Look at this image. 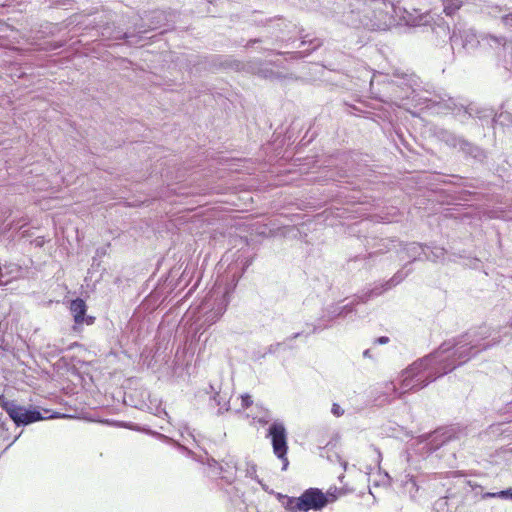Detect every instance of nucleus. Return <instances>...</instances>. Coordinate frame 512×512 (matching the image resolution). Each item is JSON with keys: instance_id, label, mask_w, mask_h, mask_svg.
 Masks as SVG:
<instances>
[{"instance_id": "c03bdc74", "label": "nucleus", "mask_w": 512, "mask_h": 512, "mask_svg": "<svg viewBox=\"0 0 512 512\" xmlns=\"http://www.w3.org/2000/svg\"><path fill=\"white\" fill-rule=\"evenodd\" d=\"M354 264H365V259L360 257V256H356L355 258L353 259H349L348 262H347V269L351 270L352 269V266Z\"/></svg>"}, {"instance_id": "72a5a7b5", "label": "nucleus", "mask_w": 512, "mask_h": 512, "mask_svg": "<svg viewBox=\"0 0 512 512\" xmlns=\"http://www.w3.org/2000/svg\"><path fill=\"white\" fill-rule=\"evenodd\" d=\"M272 24V28L274 29L273 32H271V35L273 38H275L276 41L283 40L284 37L282 34V27L286 26L285 21L281 18L270 21Z\"/></svg>"}, {"instance_id": "3c124183", "label": "nucleus", "mask_w": 512, "mask_h": 512, "mask_svg": "<svg viewBox=\"0 0 512 512\" xmlns=\"http://www.w3.org/2000/svg\"><path fill=\"white\" fill-rule=\"evenodd\" d=\"M263 41L264 40L261 37L253 38V39H250V40L247 41L245 47L250 48V47H253L256 43H262Z\"/></svg>"}, {"instance_id": "f8f14e48", "label": "nucleus", "mask_w": 512, "mask_h": 512, "mask_svg": "<svg viewBox=\"0 0 512 512\" xmlns=\"http://www.w3.org/2000/svg\"><path fill=\"white\" fill-rule=\"evenodd\" d=\"M206 392L211 394L210 401L214 402V404L219 407L217 411L218 415H222L224 412L230 410L231 394L229 391L222 390L221 385L215 386L210 383Z\"/></svg>"}, {"instance_id": "6ab92c4d", "label": "nucleus", "mask_w": 512, "mask_h": 512, "mask_svg": "<svg viewBox=\"0 0 512 512\" xmlns=\"http://www.w3.org/2000/svg\"><path fill=\"white\" fill-rule=\"evenodd\" d=\"M23 274V269L20 265L13 262L0 263V285L6 286L13 280L20 278Z\"/></svg>"}, {"instance_id": "a18cd8bd", "label": "nucleus", "mask_w": 512, "mask_h": 512, "mask_svg": "<svg viewBox=\"0 0 512 512\" xmlns=\"http://www.w3.org/2000/svg\"><path fill=\"white\" fill-rule=\"evenodd\" d=\"M0 437L3 439V440H7L9 439V432H8V428L6 427V423L5 422H0Z\"/></svg>"}, {"instance_id": "de8ad7c7", "label": "nucleus", "mask_w": 512, "mask_h": 512, "mask_svg": "<svg viewBox=\"0 0 512 512\" xmlns=\"http://www.w3.org/2000/svg\"><path fill=\"white\" fill-rule=\"evenodd\" d=\"M246 465H247L246 476L253 478L254 475L256 474V465L253 463H247Z\"/></svg>"}, {"instance_id": "e433bc0d", "label": "nucleus", "mask_w": 512, "mask_h": 512, "mask_svg": "<svg viewBox=\"0 0 512 512\" xmlns=\"http://www.w3.org/2000/svg\"><path fill=\"white\" fill-rule=\"evenodd\" d=\"M205 455L206 461H204L203 464H206L214 474H218V471L223 469V465L213 457L208 456L207 453H205Z\"/></svg>"}, {"instance_id": "ea45409f", "label": "nucleus", "mask_w": 512, "mask_h": 512, "mask_svg": "<svg viewBox=\"0 0 512 512\" xmlns=\"http://www.w3.org/2000/svg\"><path fill=\"white\" fill-rule=\"evenodd\" d=\"M240 398L243 409H248L253 404L252 396L248 393L242 394Z\"/></svg>"}, {"instance_id": "4be33fe9", "label": "nucleus", "mask_w": 512, "mask_h": 512, "mask_svg": "<svg viewBox=\"0 0 512 512\" xmlns=\"http://www.w3.org/2000/svg\"><path fill=\"white\" fill-rule=\"evenodd\" d=\"M447 250L444 247L437 246L434 242L426 243V251L424 261H430L433 263H443Z\"/></svg>"}, {"instance_id": "9d476101", "label": "nucleus", "mask_w": 512, "mask_h": 512, "mask_svg": "<svg viewBox=\"0 0 512 512\" xmlns=\"http://www.w3.org/2000/svg\"><path fill=\"white\" fill-rule=\"evenodd\" d=\"M458 441L457 433L453 428H439L430 435L426 436L425 448L428 453L432 454L440 449H447L448 446Z\"/></svg>"}, {"instance_id": "f704fd0d", "label": "nucleus", "mask_w": 512, "mask_h": 512, "mask_svg": "<svg viewBox=\"0 0 512 512\" xmlns=\"http://www.w3.org/2000/svg\"><path fill=\"white\" fill-rule=\"evenodd\" d=\"M373 298L374 297L372 295L371 289L368 288V289H363L362 291L356 293L353 296L352 300L355 302V304L357 306L359 304H365Z\"/></svg>"}, {"instance_id": "c9c22d12", "label": "nucleus", "mask_w": 512, "mask_h": 512, "mask_svg": "<svg viewBox=\"0 0 512 512\" xmlns=\"http://www.w3.org/2000/svg\"><path fill=\"white\" fill-rule=\"evenodd\" d=\"M75 0H40L41 4H47L49 8H64L67 9L74 3Z\"/></svg>"}, {"instance_id": "6e6d98bb", "label": "nucleus", "mask_w": 512, "mask_h": 512, "mask_svg": "<svg viewBox=\"0 0 512 512\" xmlns=\"http://www.w3.org/2000/svg\"><path fill=\"white\" fill-rule=\"evenodd\" d=\"M268 354H269V353H267V351H266V352H264V353H258V354H255V359H256V360H262V359H264V358L266 357V355H268Z\"/></svg>"}, {"instance_id": "b1692460", "label": "nucleus", "mask_w": 512, "mask_h": 512, "mask_svg": "<svg viewBox=\"0 0 512 512\" xmlns=\"http://www.w3.org/2000/svg\"><path fill=\"white\" fill-rule=\"evenodd\" d=\"M152 435L156 436L158 439L165 441V442H171L173 443L183 454H185L187 457L192 458L193 460L204 463V459L202 456H197L195 452H193L191 449L185 447L184 445H181L179 442L172 440L170 437L159 433V432H151Z\"/></svg>"}, {"instance_id": "052dcab7", "label": "nucleus", "mask_w": 512, "mask_h": 512, "mask_svg": "<svg viewBox=\"0 0 512 512\" xmlns=\"http://www.w3.org/2000/svg\"><path fill=\"white\" fill-rule=\"evenodd\" d=\"M340 464H341V466L343 467L344 470H347V467H348V462L347 461L341 460Z\"/></svg>"}, {"instance_id": "bb28decb", "label": "nucleus", "mask_w": 512, "mask_h": 512, "mask_svg": "<svg viewBox=\"0 0 512 512\" xmlns=\"http://www.w3.org/2000/svg\"><path fill=\"white\" fill-rule=\"evenodd\" d=\"M464 0H444L443 12L446 16L453 18L463 6Z\"/></svg>"}, {"instance_id": "2eb2a0df", "label": "nucleus", "mask_w": 512, "mask_h": 512, "mask_svg": "<svg viewBox=\"0 0 512 512\" xmlns=\"http://www.w3.org/2000/svg\"><path fill=\"white\" fill-rule=\"evenodd\" d=\"M396 243H398L396 239L367 237L365 246L371 250L369 258H373L376 255L390 251L392 248H396Z\"/></svg>"}, {"instance_id": "f03ea898", "label": "nucleus", "mask_w": 512, "mask_h": 512, "mask_svg": "<svg viewBox=\"0 0 512 512\" xmlns=\"http://www.w3.org/2000/svg\"><path fill=\"white\" fill-rule=\"evenodd\" d=\"M370 89L373 97L381 102L396 103L403 100H411L415 105H425L427 109H434L438 114H448L450 109L442 107L438 100V96L453 98L444 90H436L432 85L425 84L413 72L403 71L400 69L394 70L391 78L385 80L370 81Z\"/></svg>"}, {"instance_id": "473e14b6", "label": "nucleus", "mask_w": 512, "mask_h": 512, "mask_svg": "<svg viewBox=\"0 0 512 512\" xmlns=\"http://www.w3.org/2000/svg\"><path fill=\"white\" fill-rule=\"evenodd\" d=\"M337 311L340 319H345L349 315L356 313V304L353 300L345 305H339V303H337Z\"/></svg>"}, {"instance_id": "8fccbe9b", "label": "nucleus", "mask_w": 512, "mask_h": 512, "mask_svg": "<svg viewBox=\"0 0 512 512\" xmlns=\"http://www.w3.org/2000/svg\"><path fill=\"white\" fill-rule=\"evenodd\" d=\"M312 301H313V298H311V299L307 298L306 300H304L303 309H302V313L304 316L309 314V312H310L309 306Z\"/></svg>"}, {"instance_id": "0e129e2a", "label": "nucleus", "mask_w": 512, "mask_h": 512, "mask_svg": "<svg viewBox=\"0 0 512 512\" xmlns=\"http://www.w3.org/2000/svg\"><path fill=\"white\" fill-rule=\"evenodd\" d=\"M450 455H451V457H452V458H454V459H455V457H456V454H455V447H453V449L450 451Z\"/></svg>"}, {"instance_id": "4468645a", "label": "nucleus", "mask_w": 512, "mask_h": 512, "mask_svg": "<svg viewBox=\"0 0 512 512\" xmlns=\"http://www.w3.org/2000/svg\"><path fill=\"white\" fill-rule=\"evenodd\" d=\"M321 45H322L321 39H319V38L308 39V35H306V36L302 37L299 45L297 46V48L299 50L292 51V52H284V53H280V54L288 55L290 57V59H295V60L304 59L307 56H309L313 51L318 49Z\"/></svg>"}, {"instance_id": "4d7b16f0", "label": "nucleus", "mask_w": 512, "mask_h": 512, "mask_svg": "<svg viewBox=\"0 0 512 512\" xmlns=\"http://www.w3.org/2000/svg\"><path fill=\"white\" fill-rule=\"evenodd\" d=\"M242 273L239 274V275H236L235 273L232 275L233 276V281H234V285L237 284V282L239 281L240 277H241Z\"/></svg>"}, {"instance_id": "09e8293b", "label": "nucleus", "mask_w": 512, "mask_h": 512, "mask_svg": "<svg viewBox=\"0 0 512 512\" xmlns=\"http://www.w3.org/2000/svg\"><path fill=\"white\" fill-rule=\"evenodd\" d=\"M390 341V338L388 336H379L374 339V344L378 345H386Z\"/></svg>"}, {"instance_id": "a19ab883", "label": "nucleus", "mask_w": 512, "mask_h": 512, "mask_svg": "<svg viewBox=\"0 0 512 512\" xmlns=\"http://www.w3.org/2000/svg\"><path fill=\"white\" fill-rule=\"evenodd\" d=\"M344 409L336 402L332 403V406H331V413L333 416L335 417H341L344 415Z\"/></svg>"}, {"instance_id": "ddd939ff", "label": "nucleus", "mask_w": 512, "mask_h": 512, "mask_svg": "<svg viewBox=\"0 0 512 512\" xmlns=\"http://www.w3.org/2000/svg\"><path fill=\"white\" fill-rule=\"evenodd\" d=\"M87 304L82 298H75L70 302V312L77 325H92L95 317L87 314Z\"/></svg>"}, {"instance_id": "5701e85b", "label": "nucleus", "mask_w": 512, "mask_h": 512, "mask_svg": "<svg viewBox=\"0 0 512 512\" xmlns=\"http://www.w3.org/2000/svg\"><path fill=\"white\" fill-rule=\"evenodd\" d=\"M463 29L462 27H457L454 25V28L449 35L448 40L450 41V46L454 54H463L466 52V47L464 46V38H463Z\"/></svg>"}, {"instance_id": "20e7f679", "label": "nucleus", "mask_w": 512, "mask_h": 512, "mask_svg": "<svg viewBox=\"0 0 512 512\" xmlns=\"http://www.w3.org/2000/svg\"><path fill=\"white\" fill-rule=\"evenodd\" d=\"M0 407L8 414L16 427H25L46 419L70 417L68 414L56 411L44 416L38 407L19 405L15 400H9L3 394L0 395Z\"/></svg>"}, {"instance_id": "4c0bfd02", "label": "nucleus", "mask_w": 512, "mask_h": 512, "mask_svg": "<svg viewBox=\"0 0 512 512\" xmlns=\"http://www.w3.org/2000/svg\"><path fill=\"white\" fill-rule=\"evenodd\" d=\"M370 289H371L373 297L375 298V297L382 295L383 293L390 290L391 288L388 285V283L386 281H384V282L375 284L374 287H372Z\"/></svg>"}, {"instance_id": "412c9836", "label": "nucleus", "mask_w": 512, "mask_h": 512, "mask_svg": "<svg viewBox=\"0 0 512 512\" xmlns=\"http://www.w3.org/2000/svg\"><path fill=\"white\" fill-rule=\"evenodd\" d=\"M305 334L306 330L295 332L292 335L286 337L283 341L269 345L267 347V353L274 355L281 350L286 351L295 349L296 347L292 344V341L300 337H305Z\"/></svg>"}, {"instance_id": "cd10ccee", "label": "nucleus", "mask_w": 512, "mask_h": 512, "mask_svg": "<svg viewBox=\"0 0 512 512\" xmlns=\"http://www.w3.org/2000/svg\"><path fill=\"white\" fill-rule=\"evenodd\" d=\"M434 34L442 39L443 42L449 38L451 34L450 26L443 19H440L438 22H435L434 27L432 28Z\"/></svg>"}, {"instance_id": "0eeeda50", "label": "nucleus", "mask_w": 512, "mask_h": 512, "mask_svg": "<svg viewBox=\"0 0 512 512\" xmlns=\"http://www.w3.org/2000/svg\"><path fill=\"white\" fill-rule=\"evenodd\" d=\"M266 437L271 440L274 455L282 462V470H287L288 432L284 423L280 420L273 421L267 429Z\"/></svg>"}, {"instance_id": "f3484780", "label": "nucleus", "mask_w": 512, "mask_h": 512, "mask_svg": "<svg viewBox=\"0 0 512 512\" xmlns=\"http://www.w3.org/2000/svg\"><path fill=\"white\" fill-rule=\"evenodd\" d=\"M458 151L463 154L466 160L472 159L476 163H483L487 157L484 149L466 138L461 141Z\"/></svg>"}, {"instance_id": "a878e982", "label": "nucleus", "mask_w": 512, "mask_h": 512, "mask_svg": "<svg viewBox=\"0 0 512 512\" xmlns=\"http://www.w3.org/2000/svg\"><path fill=\"white\" fill-rule=\"evenodd\" d=\"M463 29V38H464V46L466 47V52L471 53L474 51L478 45L480 44L479 38L476 34V32L472 28H465Z\"/></svg>"}, {"instance_id": "393cba45", "label": "nucleus", "mask_w": 512, "mask_h": 512, "mask_svg": "<svg viewBox=\"0 0 512 512\" xmlns=\"http://www.w3.org/2000/svg\"><path fill=\"white\" fill-rule=\"evenodd\" d=\"M238 470L237 463L231 459L225 462L223 469L218 471V474H223L221 479L227 484L231 485L236 479V472Z\"/></svg>"}, {"instance_id": "e2e57ef3", "label": "nucleus", "mask_w": 512, "mask_h": 512, "mask_svg": "<svg viewBox=\"0 0 512 512\" xmlns=\"http://www.w3.org/2000/svg\"><path fill=\"white\" fill-rule=\"evenodd\" d=\"M184 429H185V431H186V432H187V433H188V434H189V435H190V436L195 440V438H194L193 434H192V433L190 432V430H189V427L185 426V427H184Z\"/></svg>"}, {"instance_id": "338daca9", "label": "nucleus", "mask_w": 512, "mask_h": 512, "mask_svg": "<svg viewBox=\"0 0 512 512\" xmlns=\"http://www.w3.org/2000/svg\"><path fill=\"white\" fill-rule=\"evenodd\" d=\"M508 324H509V327L512 329V316L510 317Z\"/></svg>"}, {"instance_id": "423d86ee", "label": "nucleus", "mask_w": 512, "mask_h": 512, "mask_svg": "<svg viewBox=\"0 0 512 512\" xmlns=\"http://www.w3.org/2000/svg\"><path fill=\"white\" fill-rule=\"evenodd\" d=\"M94 28L99 32L102 38L107 40H124L128 44H138V40H135L136 35L133 33L131 28L124 31L114 23V15L112 13H103L100 16L95 17Z\"/></svg>"}, {"instance_id": "bf43d9fd", "label": "nucleus", "mask_w": 512, "mask_h": 512, "mask_svg": "<svg viewBox=\"0 0 512 512\" xmlns=\"http://www.w3.org/2000/svg\"><path fill=\"white\" fill-rule=\"evenodd\" d=\"M258 422H259L260 424L265 425V424H267V423L269 422V419H266V418H259Z\"/></svg>"}, {"instance_id": "5fc2aeb1", "label": "nucleus", "mask_w": 512, "mask_h": 512, "mask_svg": "<svg viewBox=\"0 0 512 512\" xmlns=\"http://www.w3.org/2000/svg\"><path fill=\"white\" fill-rule=\"evenodd\" d=\"M363 357H364V358L372 359V358H373V356H372V354H371V349H365V350L363 351Z\"/></svg>"}, {"instance_id": "37998d69", "label": "nucleus", "mask_w": 512, "mask_h": 512, "mask_svg": "<svg viewBox=\"0 0 512 512\" xmlns=\"http://www.w3.org/2000/svg\"><path fill=\"white\" fill-rule=\"evenodd\" d=\"M501 21L505 27L512 31V12L503 15Z\"/></svg>"}, {"instance_id": "9b49d317", "label": "nucleus", "mask_w": 512, "mask_h": 512, "mask_svg": "<svg viewBox=\"0 0 512 512\" xmlns=\"http://www.w3.org/2000/svg\"><path fill=\"white\" fill-rule=\"evenodd\" d=\"M198 65H202L207 70H234L239 71L243 68V63L239 60L232 58L231 56L225 55H210L206 57H199L196 62Z\"/></svg>"}, {"instance_id": "1a4fd4ad", "label": "nucleus", "mask_w": 512, "mask_h": 512, "mask_svg": "<svg viewBox=\"0 0 512 512\" xmlns=\"http://www.w3.org/2000/svg\"><path fill=\"white\" fill-rule=\"evenodd\" d=\"M340 319L337 311V303L332 302L321 309V314L313 321L305 322V326L310 328L306 331L305 338L313 334H319L324 330L330 329L334 322Z\"/></svg>"}, {"instance_id": "49530a36", "label": "nucleus", "mask_w": 512, "mask_h": 512, "mask_svg": "<svg viewBox=\"0 0 512 512\" xmlns=\"http://www.w3.org/2000/svg\"><path fill=\"white\" fill-rule=\"evenodd\" d=\"M45 243H46V239L44 236H38L31 241V244L37 248H42Z\"/></svg>"}, {"instance_id": "774afa93", "label": "nucleus", "mask_w": 512, "mask_h": 512, "mask_svg": "<svg viewBox=\"0 0 512 512\" xmlns=\"http://www.w3.org/2000/svg\"><path fill=\"white\" fill-rule=\"evenodd\" d=\"M339 480L342 482L343 478H344V475H340L339 477Z\"/></svg>"}, {"instance_id": "69168bd1", "label": "nucleus", "mask_w": 512, "mask_h": 512, "mask_svg": "<svg viewBox=\"0 0 512 512\" xmlns=\"http://www.w3.org/2000/svg\"><path fill=\"white\" fill-rule=\"evenodd\" d=\"M249 265H250V263H249V262H246V263H245L244 268H243V270H242V273L245 271V269H246Z\"/></svg>"}, {"instance_id": "aec40b11", "label": "nucleus", "mask_w": 512, "mask_h": 512, "mask_svg": "<svg viewBox=\"0 0 512 512\" xmlns=\"http://www.w3.org/2000/svg\"><path fill=\"white\" fill-rule=\"evenodd\" d=\"M181 267L176 268H170L168 273L166 275H163L158 282L157 288L153 291V293L157 294L158 297L160 294L164 293V289H168V292H171L175 289L177 284L175 283L174 279L179 274Z\"/></svg>"}, {"instance_id": "f257e3e1", "label": "nucleus", "mask_w": 512, "mask_h": 512, "mask_svg": "<svg viewBox=\"0 0 512 512\" xmlns=\"http://www.w3.org/2000/svg\"><path fill=\"white\" fill-rule=\"evenodd\" d=\"M510 339V334L501 335L487 325L469 329L465 333L444 341L432 353L417 359L402 371L400 389L402 394L417 392L438 378L464 365L477 354Z\"/></svg>"}, {"instance_id": "79ce46f5", "label": "nucleus", "mask_w": 512, "mask_h": 512, "mask_svg": "<svg viewBox=\"0 0 512 512\" xmlns=\"http://www.w3.org/2000/svg\"><path fill=\"white\" fill-rule=\"evenodd\" d=\"M153 413L156 416H158L159 418H163V419L167 418L168 420L170 418L166 409L164 407H162L161 405H157L155 408V411Z\"/></svg>"}, {"instance_id": "6e6552de", "label": "nucleus", "mask_w": 512, "mask_h": 512, "mask_svg": "<svg viewBox=\"0 0 512 512\" xmlns=\"http://www.w3.org/2000/svg\"><path fill=\"white\" fill-rule=\"evenodd\" d=\"M168 21V14L160 9H155L152 11L144 12L142 16L133 22V26L131 27L133 33L136 35L135 40H138V43L143 39V35L161 28Z\"/></svg>"}, {"instance_id": "a211bd4d", "label": "nucleus", "mask_w": 512, "mask_h": 512, "mask_svg": "<svg viewBox=\"0 0 512 512\" xmlns=\"http://www.w3.org/2000/svg\"><path fill=\"white\" fill-rule=\"evenodd\" d=\"M433 135L437 140L444 143L452 149H459L463 136L456 134L454 131L444 127H435Z\"/></svg>"}, {"instance_id": "864d4df0", "label": "nucleus", "mask_w": 512, "mask_h": 512, "mask_svg": "<svg viewBox=\"0 0 512 512\" xmlns=\"http://www.w3.org/2000/svg\"><path fill=\"white\" fill-rule=\"evenodd\" d=\"M323 279H324L325 284H326V291H332V289L334 287V282L330 281L327 276H324Z\"/></svg>"}, {"instance_id": "c85d7f7f", "label": "nucleus", "mask_w": 512, "mask_h": 512, "mask_svg": "<svg viewBox=\"0 0 512 512\" xmlns=\"http://www.w3.org/2000/svg\"><path fill=\"white\" fill-rule=\"evenodd\" d=\"M256 73L260 77L269 80H275L282 77V75L279 72L274 71L268 63H260Z\"/></svg>"}, {"instance_id": "7ed1b4c3", "label": "nucleus", "mask_w": 512, "mask_h": 512, "mask_svg": "<svg viewBox=\"0 0 512 512\" xmlns=\"http://www.w3.org/2000/svg\"><path fill=\"white\" fill-rule=\"evenodd\" d=\"M443 97L438 96V103L446 109H450V114L459 121L461 124H466L469 119H478L481 126L512 125V112L502 111L494 113L491 108L480 107L473 102H469L463 97L447 98L444 94Z\"/></svg>"}, {"instance_id": "39448f33", "label": "nucleus", "mask_w": 512, "mask_h": 512, "mask_svg": "<svg viewBox=\"0 0 512 512\" xmlns=\"http://www.w3.org/2000/svg\"><path fill=\"white\" fill-rule=\"evenodd\" d=\"M277 499L288 512H320L325 508L323 490L317 487L307 488L297 497L279 493Z\"/></svg>"}, {"instance_id": "c756f323", "label": "nucleus", "mask_w": 512, "mask_h": 512, "mask_svg": "<svg viewBox=\"0 0 512 512\" xmlns=\"http://www.w3.org/2000/svg\"><path fill=\"white\" fill-rule=\"evenodd\" d=\"M413 271L412 267L402 268L398 270L389 280H386L390 288L399 285Z\"/></svg>"}, {"instance_id": "603ef678", "label": "nucleus", "mask_w": 512, "mask_h": 512, "mask_svg": "<svg viewBox=\"0 0 512 512\" xmlns=\"http://www.w3.org/2000/svg\"><path fill=\"white\" fill-rule=\"evenodd\" d=\"M226 306H227V302L225 299H222V305L220 307H218L217 309V315L218 317L222 316L223 313L225 312L226 310Z\"/></svg>"}, {"instance_id": "13d9d810", "label": "nucleus", "mask_w": 512, "mask_h": 512, "mask_svg": "<svg viewBox=\"0 0 512 512\" xmlns=\"http://www.w3.org/2000/svg\"><path fill=\"white\" fill-rule=\"evenodd\" d=\"M22 432H20L17 436L14 437V439L12 440V442L6 447L5 450H7L13 443L16 442V440L21 436Z\"/></svg>"}, {"instance_id": "58836bf2", "label": "nucleus", "mask_w": 512, "mask_h": 512, "mask_svg": "<svg viewBox=\"0 0 512 512\" xmlns=\"http://www.w3.org/2000/svg\"><path fill=\"white\" fill-rule=\"evenodd\" d=\"M233 490H235V496H236V499H235V505H237L239 507V510L240 512H257L255 510V508H252L253 511H249L248 507L246 506V504L244 503V501L241 499V497L238 495V491L235 489V488H232Z\"/></svg>"}, {"instance_id": "2f4dec72", "label": "nucleus", "mask_w": 512, "mask_h": 512, "mask_svg": "<svg viewBox=\"0 0 512 512\" xmlns=\"http://www.w3.org/2000/svg\"><path fill=\"white\" fill-rule=\"evenodd\" d=\"M324 495V507L326 508L329 504H332L338 500V498L342 495V489L337 487L330 488L326 492L323 491Z\"/></svg>"}, {"instance_id": "dca6fc26", "label": "nucleus", "mask_w": 512, "mask_h": 512, "mask_svg": "<svg viewBox=\"0 0 512 512\" xmlns=\"http://www.w3.org/2000/svg\"><path fill=\"white\" fill-rule=\"evenodd\" d=\"M400 249L401 253H404L409 261L404 264V268L411 267V264L416 261H424L425 251H426V243L419 242H410L402 245Z\"/></svg>"}, {"instance_id": "7c9ffc66", "label": "nucleus", "mask_w": 512, "mask_h": 512, "mask_svg": "<svg viewBox=\"0 0 512 512\" xmlns=\"http://www.w3.org/2000/svg\"><path fill=\"white\" fill-rule=\"evenodd\" d=\"M482 499L499 498L502 500L512 501V487L500 490L498 492H485L481 496Z\"/></svg>"}, {"instance_id": "680f3d73", "label": "nucleus", "mask_w": 512, "mask_h": 512, "mask_svg": "<svg viewBox=\"0 0 512 512\" xmlns=\"http://www.w3.org/2000/svg\"><path fill=\"white\" fill-rule=\"evenodd\" d=\"M410 483L413 487L417 488L416 481L413 477L410 478Z\"/></svg>"}]
</instances>
